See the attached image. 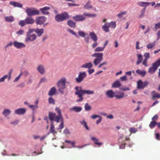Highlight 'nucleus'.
<instances>
[{
    "label": "nucleus",
    "mask_w": 160,
    "mask_h": 160,
    "mask_svg": "<svg viewBox=\"0 0 160 160\" xmlns=\"http://www.w3.org/2000/svg\"><path fill=\"white\" fill-rule=\"evenodd\" d=\"M76 91L75 92V95L78 96L79 99L77 100L78 102H81L83 99L82 95L85 94H94V92L93 91L89 90H83L82 89L81 87H76L75 88Z\"/></svg>",
    "instance_id": "obj_1"
},
{
    "label": "nucleus",
    "mask_w": 160,
    "mask_h": 160,
    "mask_svg": "<svg viewBox=\"0 0 160 160\" xmlns=\"http://www.w3.org/2000/svg\"><path fill=\"white\" fill-rule=\"evenodd\" d=\"M66 79L65 78H62L58 82L57 85L58 91L62 94L64 93V90L65 88Z\"/></svg>",
    "instance_id": "obj_2"
},
{
    "label": "nucleus",
    "mask_w": 160,
    "mask_h": 160,
    "mask_svg": "<svg viewBox=\"0 0 160 160\" xmlns=\"http://www.w3.org/2000/svg\"><path fill=\"white\" fill-rule=\"evenodd\" d=\"M103 56L102 53H95L92 55V57L96 58L93 61L95 66H97L103 60Z\"/></svg>",
    "instance_id": "obj_3"
},
{
    "label": "nucleus",
    "mask_w": 160,
    "mask_h": 160,
    "mask_svg": "<svg viewBox=\"0 0 160 160\" xmlns=\"http://www.w3.org/2000/svg\"><path fill=\"white\" fill-rule=\"evenodd\" d=\"M35 20L32 18L28 17L24 20H20L19 22V24L21 27H22L26 25L33 24Z\"/></svg>",
    "instance_id": "obj_4"
},
{
    "label": "nucleus",
    "mask_w": 160,
    "mask_h": 160,
    "mask_svg": "<svg viewBox=\"0 0 160 160\" xmlns=\"http://www.w3.org/2000/svg\"><path fill=\"white\" fill-rule=\"evenodd\" d=\"M69 18L68 13L65 12L61 14H58L56 16L55 20L58 22H61Z\"/></svg>",
    "instance_id": "obj_5"
},
{
    "label": "nucleus",
    "mask_w": 160,
    "mask_h": 160,
    "mask_svg": "<svg viewBox=\"0 0 160 160\" xmlns=\"http://www.w3.org/2000/svg\"><path fill=\"white\" fill-rule=\"evenodd\" d=\"M116 27V23L115 22H111L110 23L106 22L102 26V28L103 31L106 32H109V28H114Z\"/></svg>",
    "instance_id": "obj_6"
},
{
    "label": "nucleus",
    "mask_w": 160,
    "mask_h": 160,
    "mask_svg": "<svg viewBox=\"0 0 160 160\" xmlns=\"http://www.w3.org/2000/svg\"><path fill=\"white\" fill-rule=\"evenodd\" d=\"M48 116L51 122L54 121L57 123L59 122L60 120L62 118V116L57 115L55 113L52 112L49 113Z\"/></svg>",
    "instance_id": "obj_7"
},
{
    "label": "nucleus",
    "mask_w": 160,
    "mask_h": 160,
    "mask_svg": "<svg viewBox=\"0 0 160 160\" xmlns=\"http://www.w3.org/2000/svg\"><path fill=\"white\" fill-rule=\"evenodd\" d=\"M160 66V63L158 61H156L150 67L148 70V72L151 74L153 73L157 70L158 67Z\"/></svg>",
    "instance_id": "obj_8"
},
{
    "label": "nucleus",
    "mask_w": 160,
    "mask_h": 160,
    "mask_svg": "<svg viewBox=\"0 0 160 160\" xmlns=\"http://www.w3.org/2000/svg\"><path fill=\"white\" fill-rule=\"evenodd\" d=\"M26 12L29 16L38 15L39 13L38 10L32 8H27L26 10Z\"/></svg>",
    "instance_id": "obj_9"
},
{
    "label": "nucleus",
    "mask_w": 160,
    "mask_h": 160,
    "mask_svg": "<svg viewBox=\"0 0 160 160\" xmlns=\"http://www.w3.org/2000/svg\"><path fill=\"white\" fill-rule=\"evenodd\" d=\"M87 76V74L85 72H80L78 77L75 79L76 82L78 83H80L82 82Z\"/></svg>",
    "instance_id": "obj_10"
},
{
    "label": "nucleus",
    "mask_w": 160,
    "mask_h": 160,
    "mask_svg": "<svg viewBox=\"0 0 160 160\" xmlns=\"http://www.w3.org/2000/svg\"><path fill=\"white\" fill-rule=\"evenodd\" d=\"M26 37L25 39L26 42H32L37 38V36L35 34H26Z\"/></svg>",
    "instance_id": "obj_11"
},
{
    "label": "nucleus",
    "mask_w": 160,
    "mask_h": 160,
    "mask_svg": "<svg viewBox=\"0 0 160 160\" xmlns=\"http://www.w3.org/2000/svg\"><path fill=\"white\" fill-rule=\"evenodd\" d=\"M148 84V82L147 81L143 82L141 80H140L137 82V88L139 89H143Z\"/></svg>",
    "instance_id": "obj_12"
},
{
    "label": "nucleus",
    "mask_w": 160,
    "mask_h": 160,
    "mask_svg": "<svg viewBox=\"0 0 160 160\" xmlns=\"http://www.w3.org/2000/svg\"><path fill=\"white\" fill-rule=\"evenodd\" d=\"M46 20V18L43 16L38 17L36 19V23L38 25H42L44 24Z\"/></svg>",
    "instance_id": "obj_13"
},
{
    "label": "nucleus",
    "mask_w": 160,
    "mask_h": 160,
    "mask_svg": "<svg viewBox=\"0 0 160 160\" xmlns=\"http://www.w3.org/2000/svg\"><path fill=\"white\" fill-rule=\"evenodd\" d=\"M72 18L76 21H82L85 19V18L82 15H77L73 16Z\"/></svg>",
    "instance_id": "obj_14"
},
{
    "label": "nucleus",
    "mask_w": 160,
    "mask_h": 160,
    "mask_svg": "<svg viewBox=\"0 0 160 160\" xmlns=\"http://www.w3.org/2000/svg\"><path fill=\"white\" fill-rule=\"evenodd\" d=\"M13 44L14 46L17 48H21L25 47V45L23 43L19 42L17 41H14Z\"/></svg>",
    "instance_id": "obj_15"
},
{
    "label": "nucleus",
    "mask_w": 160,
    "mask_h": 160,
    "mask_svg": "<svg viewBox=\"0 0 160 160\" xmlns=\"http://www.w3.org/2000/svg\"><path fill=\"white\" fill-rule=\"evenodd\" d=\"M50 133H51L53 134H56L57 133V131H56L55 129V127L53 122H51V126L50 131L48 133V134H49Z\"/></svg>",
    "instance_id": "obj_16"
},
{
    "label": "nucleus",
    "mask_w": 160,
    "mask_h": 160,
    "mask_svg": "<svg viewBox=\"0 0 160 160\" xmlns=\"http://www.w3.org/2000/svg\"><path fill=\"white\" fill-rule=\"evenodd\" d=\"M26 112V109L25 108H19L15 110V113L18 115L23 114Z\"/></svg>",
    "instance_id": "obj_17"
},
{
    "label": "nucleus",
    "mask_w": 160,
    "mask_h": 160,
    "mask_svg": "<svg viewBox=\"0 0 160 160\" xmlns=\"http://www.w3.org/2000/svg\"><path fill=\"white\" fill-rule=\"evenodd\" d=\"M50 9L49 7H45L42 8H40V10L43 14H48L49 12L48 11Z\"/></svg>",
    "instance_id": "obj_18"
},
{
    "label": "nucleus",
    "mask_w": 160,
    "mask_h": 160,
    "mask_svg": "<svg viewBox=\"0 0 160 160\" xmlns=\"http://www.w3.org/2000/svg\"><path fill=\"white\" fill-rule=\"evenodd\" d=\"M9 4L11 5H12L15 7H17L22 8V4L17 2L11 1L10 2Z\"/></svg>",
    "instance_id": "obj_19"
},
{
    "label": "nucleus",
    "mask_w": 160,
    "mask_h": 160,
    "mask_svg": "<svg viewBox=\"0 0 160 160\" xmlns=\"http://www.w3.org/2000/svg\"><path fill=\"white\" fill-rule=\"evenodd\" d=\"M106 94L108 97L111 98L114 97L115 96L114 92L112 90L107 91Z\"/></svg>",
    "instance_id": "obj_20"
},
{
    "label": "nucleus",
    "mask_w": 160,
    "mask_h": 160,
    "mask_svg": "<svg viewBox=\"0 0 160 160\" xmlns=\"http://www.w3.org/2000/svg\"><path fill=\"white\" fill-rule=\"evenodd\" d=\"M82 110V108L80 107L77 106H75L69 109V110L71 111H74L76 112H80Z\"/></svg>",
    "instance_id": "obj_21"
},
{
    "label": "nucleus",
    "mask_w": 160,
    "mask_h": 160,
    "mask_svg": "<svg viewBox=\"0 0 160 160\" xmlns=\"http://www.w3.org/2000/svg\"><path fill=\"white\" fill-rule=\"evenodd\" d=\"M89 35L92 39L94 42H96L98 39L97 36L95 33L93 32L89 33Z\"/></svg>",
    "instance_id": "obj_22"
},
{
    "label": "nucleus",
    "mask_w": 160,
    "mask_h": 160,
    "mask_svg": "<svg viewBox=\"0 0 160 160\" xmlns=\"http://www.w3.org/2000/svg\"><path fill=\"white\" fill-rule=\"evenodd\" d=\"M91 140L95 144L99 146H101L102 144V142H98V139L95 137H92Z\"/></svg>",
    "instance_id": "obj_23"
},
{
    "label": "nucleus",
    "mask_w": 160,
    "mask_h": 160,
    "mask_svg": "<svg viewBox=\"0 0 160 160\" xmlns=\"http://www.w3.org/2000/svg\"><path fill=\"white\" fill-rule=\"evenodd\" d=\"M93 66V65L91 62L87 63L81 66V68H85L90 69Z\"/></svg>",
    "instance_id": "obj_24"
},
{
    "label": "nucleus",
    "mask_w": 160,
    "mask_h": 160,
    "mask_svg": "<svg viewBox=\"0 0 160 160\" xmlns=\"http://www.w3.org/2000/svg\"><path fill=\"white\" fill-rule=\"evenodd\" d=\"M43 32L44 30L43 28H36L35 29V32L39 37L40 36L43 34Z\"/></svg>",
    "instance_id": "obj_25"
},
{
    "label": "nucleus",
    "mask_w": 160,
    "mask_h": 160,
    "mask_svg": "<svg viewBox=\"0 0 160 160\" xmlns=\"http://www.w3.org/2000/svg\"><path fill=\"white\" fill-rule=\"evenodd\" d=\"M37 69L38 71L41 73L43 74L44 73L45 70L43 66L39 65L37 67Z\"/></svg>",
    "instance_id": "obj_26"
},
{
    "label": "nucleus",
    "mask_w": 160,
    "mask_h": 160,
    "mask_svg": "<svg viewBox=\"0 0 160 160\" xmlns=\"http://www.w3.org/2000/svg\"><path fill=\"white\" fill-rule=\"evenodd\" d=\"M150 4V3L147 2H141L138 3V4L140 6L146 7Z\"/></svg>",
    "instance_id": "obj_27"
},
{
    "label": "nucleus",
    "mask_w": 160,
    "mask_h": 160,
    "mask_svg": "<svg viewBox=\"0 0 160 160\" xmlns=\"http://www.w3.org/2000/svg\"><path fill=\"white\" fill-rule=\"evenodd\" d=\"M121 86V84L118 80L115 81L112 85V88H117Z\"/></svg>",
    "instance_id": "obj_28"
},
{
    "label": "nucleus",
    "mask_w": 160,
    "mask_h": 160,
    "mask_svg": "<svg viewBox=\"0 0 160 160\" xmlns=\"http://www.w3.org/2000/svg\"><path fill=\"white\" fill-rule=\"evenodd\" d=\"M56 92V89L54 87H53L51 88L48 93L49 96H52L54 95Z\"/></svg>",
    "instance_id": "obj_29"
},
{
    "label": "nucleus",
    "mask_w": 160,
    "mask_h": 160,
    "mask_svg": "<svg viewBox=\"0 0 160 160\" xmlns=\"http://www.w3.org/2000/svg\"><path fill=\"white\" fill-rule=\"evenodd\" d=\"M6 21L8 22H12L14 21V18L12 16H7L5 17Z\"/></svg>",
    "instance_id": "obj_30"
},
{
    "label": "nucleus",
    "mask_w": 160,
    "mask_h": 160,
    "mask_svg": "<svg viewBox=\"0 0 160 160\" xmlns=\"http://www.w3.org/2000/svg\"><path fill=\"white\" fill-rule=\"evenodd\" d=\"M152 98L154 99L155 98H160V94L156 93L155 91H153L151 93Z\"/></svg>",
    "instance_id": "obj_31"
},
{
    "label": "nucleus",
    "mask_w": 160,
    "mask_h": 160,
    "mask_svg": "<svg viewBox=\"0 0 160 160\" xmlns=\"http://www.w3.org/2000/svg\"><path fill=\"white\" fill-rule=\"evenodd\" d=\"M68 25L71 28H75L76 27V23L72 20H69L68 21Z\"/></svg>",
    "instance_id": "obj_32"
},
{
    "label": "nucleus",
    "mask_w": 160,
    "mask_h": 160,
    "mask_svg": "<svg viewBox=\"0 0 160 160\" xmlns=\"http://www.w3.org/2000/svg\"><path fill=\"white\" fill-rule=\"evenodd\" d=\"M136 72L138 74L144 77L146 74V72L144 71H141L140 69H138L136 70Z\"/></svg>",
    "instance_id": "obj_33"
},
{
    "label": "nucleus",
    "mask_w": 160,
    "mask_h": 160,
    "mask_svg": "<svg viewBox=\"0 0 160 160\" xmlns=\"http://www.w3.org/2000/svg\"><path fill=\"white\" fill-rule=\"evenodd\" d=\"M124 97V93L121 92H118V94L115 96V97L118 99L122 98Z\"/></svg>",
    "instance_id": "obj_34"
},
{
    "label": "nucleus",
    "mask_w": 160,
    "mask_h": 160,
    "mask_svg": "<svg viewBox=\"0 0 160 160\" xmlns=\"http://www.w3.org/2000/svg\"><path fill=\"white\" fill-rule=\"evenodd\" d=\"M138 57V60L136 62L137 65H139L142 62V56L141 54H138L137 55Z\"/></svg>",
    "instance_id": "obj_35"
},
{
    "label": "nucleus",
    "mask_w": 160,
    "mask_h": 160,
    "mask_svg": "<svg viewBox=\"0 0 160 160\" xmlns=\"http://www.w3.org/2000/svg\"><path fill=\"white\" fill-rule=\"evenodd\" d=\"M11 113L10 110L8 109H5L2 112V113L3 115L6 117L9 115Z\"/></svg>",
    "instance_id": "obj_36"
},
{
    "label": "nucleus",
    "mask_w": 160,
    "mask_h": 160,
    "mask_svg": "<svg viewBox=\"0 0 160 160\" xmlns=\"http://www.w3.org/2000/svg\"><path fill=\"white\" fill-rule=\"evenodd\" d=\"M155 42H154L153 43H149L147 45L146 47L148 49H150L154 47L155 46Z\"/></svg>",
    "instance_id": "obj_37"
},
{
    "label": "nucleus",
    "mask_w": 160,
    "mask_h": 160,
    "mask_svg": "<svg viewBox=\"0 0 160 160\" xmlns=\"http://www.w3.org/2000/svg\"><path fill=\"white\" fill-rule=\"evenodd\" d=\"M158 123L155 121H152L150 122L149 125V126L151 128H153L156 124L157 125Z\"/></svg>",
    "instance_id": "obj_38"
},
{
    "label": "nucleus",
    "mask_w": 160,
    "mask_h": 160,
    "mask_svg": "<svg viewBox=\"0 0 160 160\" xmlns=\"http://www.w3.org/2000/svg\"><path fill=\"white\" fill-rule=\"evenodd\" d=\"M80 123L83 125L84 127L86 128V129L88 130L89 129V128L87 125V123L85 121L83 120L82 121L80 122Z\"/></svg>",
    "instance_id": "obj_39"
},
{
    "label": "nucleus",
    "mask_w": 160,
    "mask_h": 160,
    "mask_svg": "<svg viewBox=\"0 0 160 160\" xmlns=\"http://www.w3.org/2000/svg\"><path fill=\"white\" fill-rule=\"evenodd\" d=\"M92 6L88 2L84 6V8L87 9H89L92 8Z\"/></svg>",
    "instance_id": "obj_40"
},
{
    "label": "nucleus",
    "mask_w": 160,
    "mask_h": 160,
    "mask_svg": "<svg viewBox=\"0 0 160 160\" xmlns=\"http://www.w3.org/2000/svg\"><path fill=\"white\" fill-rule=\"evenodd\" d=\"M85 109L86 111H90L91 109V107L88 103L85 104L84 106Z\"/></svg>",
    "instance_id": "obj_41"
},
{
    "label": "nucleus",
    "mask_w": 160,
    "mask_h": 160,
    "mask_svg": "<svg viewBox=\"0 0 160 160\" xmlns=\"http://www.w3.org/2000/svg\"><path fill=\"white\" fill-rule=\"evenodd\" d=\"M48 102L50 104H52L54 105L55 103L54 99L51 97H50L49 98Z\"/></svg>",
    "instance_id": "obj_42"
},
{
    "label": "nucleus",
    "mask_w": 160,
    "mask_h": 160,
    "mask_svg": "<svg viewBox=\"0 0 160 160\" xmlns=\"http://www.w3.org/2000/svg\"><path fill=\"white\" fill-rule=\"evenodd\" d=\"M29 107L33 110H34L38 108V106L37 105H29Z\"/></svg>",
    "instance_id": "obj_43"
},
{
    "label": "nucleus",
    "mask_w": 160,
    "mask_h": 160,
    "mask_svg": "<svg viewBox=\"0 0 160 160\" xmlns=\"http://www.w3.org/2000/svg\"><path fill=\"white\" fill-rule=\"evenodd\" d=\"M78 34L80 36L83 38H85L86 35L87 34L84 32L81 31H79Z\"/></svg>",
    "instance_id": "obj_44"
},
{
    "label": "nucleus",
    "mask_w": 160,
    "mask_h": 160,
    "mask_svg": "<svg viewBox=\"0 0 160 160\" xmlns=\"http://www.w3.org/2000/svg\"><path fill=\"white\" fill-rule=\"evenodd\" d=\"M104 48L103 47H98L95 49V52H100L104 50Z\"/></svg>",
    "instance_id": "obj_45"
},
{
    "label": "nucleus",
    "mask_w": 160,
    "mask_h": 160,
    "mask_svg": "<svg viewBox=\"0 0 160 160\" xmlns=\"http://www.w3.org/2000/svg\"><path fill=\"white\" fill-rule=\"evenodd\" d=\"M84 15L86 16H88L89 17H95L96 16V14H90L88 13H84Z\"/></svg>",
    "instance_id": "obj_46"
},
{
    "label": "nucleus",
    "mask_w": 160,
    "mask_h": 160,
    "mask_svg": "<svg viewBox=\"0 0 160 160\" xmlns=\"http://www.w3.org/2000/svg\"><path fill=\"white\" fill-rule=\"evenodd\" d=\"M137 131V129L134 128H132L129 129V132L131 133H135Z\"/></svg>",
    "instance_id": "obj_47"
},
{
    "label": "nucleus",
    "mask_w": 160,
    "mask_h": 160,
    "mask_svg": "<svg viewBox=\"0 0 160 160\" xmlns=\"http://www.w3.org/2000/svg\"><path fill=\"white\" fill-rule=\"evenodd\" d=\"M68 31L70 33H71L72 35H74L77 38H78V36L77 35V34L72 30L69 29L68 30Z\"/></svg>",
    "instance_id": "obj_48"
},
{
    "label": "nucleus",
    "mask_w": 160,
    "mask_h": 160,
    "mask_svg": "<svg viewBox=\"0 0 160 160\" xmlns=\"http://www.w3.org/2000/svg\"><path fill=\"white\" fill-rule=\"evenodd\" d=\"M60 120L61 121V123L59 125V129H62L64 127V121L63 118H62Z\"/></svg>",
    "instance_id": "obj_49"
},
{
    "label": "nucleus",
    "mask_w": 160,
    "mask_h": 160,
    "mask_svg": "<svg viewBox=\"0 0 160 160\" xmlns=\"http://www.w3.org/2000/svg\"><path fill=\"white\" fill-rule=\"evenodd\" d=\"M55 109L58 114V115L60 116H62L61 114V111L59 108L56 107L55 108Z\"/></svg>",
    "instance_id": "obj_50"
},
{
    "label": "nucleus",
    "mask_w": 160,
    "mask_h": 160,
    "mask_svg": "<svg viewBox=\"0 0 160 160\" xmlns=\"http://www.w3.org/2000/svg\"><path fill=\"white\" fill-rule=\"evenodd\" d=\"M126 13V12L125 11L122 12L117 15V16L120 18H121L122 16L125 14Z\"/></svg>",
    "instance_id": "obj_51"
},
{
    "label": "nucleus",
    "mask_w": 160,
    "mask_h": 160,
    "mask_svg": "<svg viewBox=\"0 0 160 160\" xmlns=\"http://www.w3.org/2000/svg\"><path fill=\"white\" fill-rule=\"evenodd\" d=\"M35 29H29L28 31L27 32L26 34H31L33 32H35Z\"/></svg>",
    "instance_id": "obj_52"
},
{
    "label": "nucleus",
    "mask_w": 160,
    "mask_h": 160,
    "mask_svg": "<svg viewBox=\"0 0 160 160\" xmlns=\"http://www.w3.org/2000/svg\"><path fill=\"white\" fill-rule=\"evenodd\" d=\"M8 76L7 75H5L2 78H0V82H2L4 81L5 79L8 78Z\"/></svg>",
    "instance_id": "obj_53"
},
{
    "label": "nucleus",
    "mask_w": 160,
    "mask_h": 160,
    "mask_svg": "<svg viewBox=\"0 0 160 160\" xmlns=\"http://www.w3.org/2000/svg\"><path fill=\"white\" fill-rule=\"evenodd\" d=\"M144 56L145 58V59H147V60H148V58H150V54L148 52L145 53L144 54Z\"/></svg>",
    "instance_id": "obj_54"
},
{
    "label": "nucleus",
    "mask_w": 160,
    "mask_h": 160,
    "mask_svg": "<svg viewBox=\"0 0 160 160\" xmlns=\"http://www.w3.org/2000/svg\"><path fill=\"white\" fill-rule=\"evenodd\" d=\"M22 75V72H21L19 74V75L18 77H17L14 80V81H13L14 82H16L18 81Z\"/></svg>",
    "instance_id": "obj_55"
},
{
    "label": "nucleus",
    "mask_w": 160,
    "mask_h": 160,
    "mask_svg": "<svg viewBox=\"0 0 160 160\" xmlns=\"http://www.w3.org/2000/svg\"><path fill=\"white\" fill-rule=\"evenodd\" d=\"M155 30H156L158 28H160V22H159L155 24Z\"/></svg>",
    "instance_id": "obj_56"
},
{
    "label": "nucleus",
    "mask_w": 160,
    "mask_h": 160,
    "mask_svg": "<svg viewBox=\"0 0 160 160\" xmlns=\"http://www.w3.org/2000/svg\"><path fill=\"white\" fill-rule=\"evenodd\" d=\"M100 117V116L99 115L94 114L91 116V118L93 119H95L97 118H99Z\"/></svg>",
    "instance_id": "obj_57"
},
{
    "label": "nucleus",
    "mask_w": 160,
    "mask_h": 160,
    "mask_svg": "<svg viewBox=\"0 0 160 160\" xmlns=\"http://www.w3.org/2000/svg\"><path fill=\"white\" fill-rule=\"evenodd\" d=\"M147 61H148L147 59H145L142 62V64L143 65L145 66V67H147L148 66V65L147 64Z\"/></svg>",
    "instance_id": "obj_58"
},
{
    "label": "nucleus",
    "mask_w": 160,
    "mask_h": 160,
    "mask_svg": "<svg viewBox=\"0 0 160 160\" xmlns=\"http://www.w3.org/2000/svg\"><path fill=\"white\" fill-rule=\"evenodd\" d=\"M24 32V31L22 30H20L17 32V34H18V35H22V34Z\"/></svg>",
    "instance_id": "obj_59"
},
{
    "label": "nucleus",
    "mask_w": 160,
    "mask_h": 160,
    "mask_svg": "<svg viewBox=\"0 0 160 160\" xmlns=\"http://www.w3.org/2000/svg\"><path fill=\"white\" fill-rule=\"evenodd\" d=\"M145 11V8L143 9L142 11L141 14L139 16V18H142L143 17L144 15V13Z\"/></svg>",
    "instance_id": "obj_60"
},
{
    "label": "nucleus",
    "mask_w": 160,
    "mask_h": 160,
    "mask_svg": "<svg viewBox=\"0 0 160 160\" xmlns=\"http://www.w3.org/2000/svg\"><path fill=\"white\" fill-rule=\"evenodd\" d=\"M107 64V62H103L102 63L100 64L98 66V68H100L102 66L104 65H106Z\"/></svg>",
    "instance_id": "obj_61"
},
{
    "label": "nucleus",
    "mask_w": 160,
    "mask_h": 160,
    "mask_svg": "<svg viewBox=\"0 0 160 160\" xmlns=\"http://www.w3.org/2000/svg\"><path fill=\"white\" fill-rule=\"evenodd\" d=\"M156 138L158 140H160V134L159 133L155 134Z\"/></svg>",
    "instance_id": "obj_62"
},
{
    "label": "nucleus",
    "mask_w": 160,
    "mask_h": 160,
    "mask_svg": "<svg viewBox=\"0 0 160 160\" xmlns=\"http://www.w3.org/2000/svg\"><path fill=\"white\" fill-rule=\"evenodd\" d=\"M158 118V116L157 115H155L152 118V119L153 121L157 120Z\"/></svg>",
    "instance_id": "obj_63"
},
{
    "label": "nucleus",
    "mask_w": 160,
    "mask_h": 160,
    "mask_svg": "<svg viewBox=\"0 0 160 160\" xmlns=\"http://www.w3.org/2000/svg\"><path fill=\"white\" fill-rule=\"evenodd\" d=\"M88 72L89 74H91L92 73L94 72V69H90L88 70Z\"/></svg>",
    "instance_id": "obj_64"
}]
</instances>
